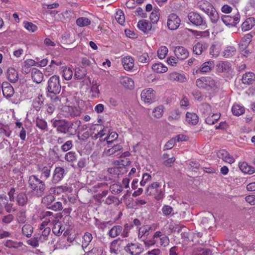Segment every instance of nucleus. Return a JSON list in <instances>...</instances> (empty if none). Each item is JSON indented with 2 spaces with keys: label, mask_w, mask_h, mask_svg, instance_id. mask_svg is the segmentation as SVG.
Listing matches in <instances>:
<instances>
[{
  "label": "nucleus",
  "mask_w": 255,
  "mask_h": 255,
  "mask_svg": "<svg viewBox=\"0 0 255 255\" xmlns=\"http://www.w3.org/2000/svg\"><path fill=\"white\" fill-rule=\"evenodd\" d=\"M51 122L52 126L56 128L58 132L67 134L69 136L74 135L77 133L78 128L80 126V121L70 122L65 120L53 119Z\"/></svg>",
  "instance_id": "obj_1"
},
{
  "label": "nucleus",
  "mask_w": 255,
  "mask_h": 255,
  "mask_svg": "<svg viewBox=\"0 0 255 255\" xmlns=\"http://www.w3.org/2000/svg\"><path fill=\"white\" fill-rule=\"evenodd\" d=\"M46 90V96L50 98L52 102L60 103V98L58 95L61 89L59 77L54 75L51 77L47 82Z\"/></svg>",
  "instance_id": "obj_2"
},
{
  "label": "nucleus",
  "mask_w": 255,
  "mask_h": 255,
  "mask_svg": "<svg viewBox=\"0 0 255 255\" xmlns=\"http://www.w3.org/2000/svg\"><path fill=\"white\" fill-rule=\"evenodd\" d=\"M28 187L36 197H41L45 193L46 190L45 183L37 175H30L28 178Z\"/></svg>",
  "instance_id": "obj_3"
},
{
  "label": "nucleus",
  "mask_w": 255,
  "mask_h": 255,
  "mask_svg": "<svg viewBox=\"0 0 255 255\" xmlns=\"http://www.w3.org/2000/svg\"><path fill=\"white\" fill-rule=\"evenodd\" d=\"M50 193L44 196L41 199V203L43 204L47 209H51L54 211L61 210L63 209L62 203L60 202H54L55 200V197L51 194V193H55V188H51L50 189Z\"/></svg>",
  "instance_id": "obj_4"
},
{
  "label": "nucleus",
  "mask_w": 255,
  "mask_h": 255,
  "mask_svg": "<svg viewBox=\"0 0 255 255\" xmlns=\"http://www.w3.org/2000/svg\"><path fill=\"white\" fill-rule=\"evenodd\" d=\"M145 193L147 195H154L157 200L162 199L164 195L163 188L161 187L159 183L157 182L149 185L146 188Z\"/></svg>",
  "instance_id": "obj_5"
},
{
  "label": "nucleus",
  "mask_w": 255,
  "mask_h": 255,
  "mask_svg": "<svg viewBox=\"0 0 255 255\" xmlns=\"http://www.w3.org/2000/svg\"><path fill=\"white\" fill-rule=\"evenodd\" d=\"M196 85L199 88L209 91L216 87V82L211 77H202L196 80Z\"/></svg>",
  "instance_id": "obj_6"
},
{
  "label": "nucleus",
  "mask_w": 255,
  "mask_h": 255,
  "mask_svg": "<svg viewBox=\"0 0 255 255\" xmlns=\"http://www.w3.org/2000/svg\"><path fill=\"white\" fill-rule=\"evenodd\" d=\"M188 20L193 25L196 26H206V21L199 13L195 12H190L188 14Z\"/></svg>",
  "instance_id": "obj_7"
},
{
  "label": "nucleus",
  "mask_w": 255,
  "mask_h": 255,
  "mask_svg": "<svg viewBox=\"0 0 255 255\" xmlns=\"http://www.w3.org/2000/svg\"><path fill=\"white\" fill-rule=\"evenodd\" d=\"M124 249L131 255H138L143 251V248L139 244L128 243L124 247Z\"/></svg>",
  "instance_id": "obj_8"
},
{
  "label": "nucleus",
  "mask_w": 255,
  "mask_h": 255,
  "mask_svg": "<svg viewBox=\"0 0 255 255\" xmlns=\"http://www.w3.org/2000/svg\"><path fill=\"white\" fill-rule=\"evenodd\" d=\"M141 99L145 103H151L155 100V92L152 88L144 89L141 92Z\"/></svg>",
  "instance_id": "obj_9"
},
{
  "label": "nucleus",
  "mask_w": 255,
  "mask_h": 255,
  "mask_svg": "<svg viewBox=\"0 0 255 255\" xmlns=\"http://www.w3.org/2000/svg\"><path fill=\"white\" fill-rule=\"evenodd\" d=\"M180 22L181 20L178 16L175 13H171L168 16L167 19L168 28L170 30H176L179 27Z\"/></svg>",
  "instance_id": "obj_10"
},
{
  "label": "nucleus",
  "mask_w": 255,
  "mask_h": 255,
  "mask_svg": "<svg viewBox=\"0 0 255 255\" xmlns=\"http://www.w3.org/2000/svg\"><path fill=\"white\" fill-rule=\"evenodd\" d=\"M240 17L238 13L233 16L229 15H223L221 16V20L226 25L233 27L235 26L239 22Z\"/></svg>",
  "instance_id": "obj_11"
},
{
  "label": "nucleus",
  "mask_w": 255,
  "mask_h": 255,
  "mask_svg": "<svg viewBox=\"0 0 255 255\" xmlns=\"http://www.w3.org/2000/svg\"><path fill=\"white\" fill-rule=\"evenodd\" d=\"M110 148L105 149L104 154L107 156H117L119 155L123 151V146L119 144H114L113 145L109 146Z\"/></svg>",
  "instance_id": "obj_12"
},
{
  "label": "nucleus",
  "mask_w": 255,
  "mask_h": 255,
  "mask_svg": "<svg viewBox=\"0 0 255 255\" xmlns=\"http://www.w3.org/2000/svg\"><path fill=\"white\" fill-rule=\"evenodd\" d=\"M65 174L64 169L61 167H56L53 173L51 181L53 184H57L62 180Z\"/></svg>",
  "instance_id": "obj_13"
},
{
  "label": "nucleus",
  "mask_w": 255,
  "mask_h": 255,
  "mask_svg": "<svg viewBox=\"0 0 255 255\" xmlns=\"http://www.w3.org/2000/svg\"><path fill=\"white\" fill-rule=\"evenodd\" d=\"M1 89L3 96L6 99L10 98L14 94L13 87L7 82H3L1 84Z\"/></svg>",
  "instance_id": "obj_14"
},
{
  "label": "nucleus",
  "mask_w": 255,
  "mask_h": 255,
  "mask_svg": "<svg viewBox=\"0 0 255 255\" xmlns=\"http://www.w3.org/2000/svg\"><path fill=\"white\" fill-rule=\"evenodd\" d=\"M174 52L177 58L181 60L186 59L189 56V52L187 49L182 46L176 47Z\"/></svg>",
  "instance_id": "obj_15"
},
{
  "label": "nucleus",
  "mask_w": 255,
  "mask_h": 255,
  "mask_svg": "<svg viewBox=\"0 0 255 255\" xmlns=\"http://www.w3.org/2000/svg\"><path fill=\"white\" fill-rule=\"evenodd\" d=\"M124 241L120 239H116L113 241L110 244V252L111 253L118 255L121 251V246Z\"/></svg>",
  "instance_id": "obj_16"
},
{
  "label": "nucleus",
  "mask_w": 255,
  "mask_h": 255,
  "mask_svg": "<svg viewBox=\"0 0 255 255\" xmlns=\"http://www.w3.org/2000/svg\"><path fill=\"white\" fill-rule=\"evenodd\" d=\"M168 79L172 82L183 83L186 81V76L184 74L177 72H172L169 74Z\"/></svg>",
  "instance_id": "obj_17"
},
{
  "label": "nucleus",
  "mask_w": 255,
  "mask_h": 255,
  "mask_svg": "<svg viewBox=\"0 0 255 255\" xmlns=\"http://www.w3.org/2000/svg\"><path fill=\"white\" fill-rule=\"evenodd\" d=\"M214 62L210 60L204 63L202 66L196 70V74H204L211 71L213 67Z\"/></svg>",
  "instance_id": "obj_18"
},
{
  "label": "nucleus",
  "mask_w": 255,
  "mask_h": 255,
  "mask_svg": "<svg viewBox=\"0 0 255 255\" xmlns=\"http://www.w3.org/2000/svg\"><path fill=\"white\" fill-rule=\"evenodd\" d=\"M63 112H67L65 115V117H75L79 116L80 114V111L77 107H73L70 106L65 107L63 109Z\"/></svg>",
  "instance_id": "obj_19"
},
{
  "label": "nucleus",
  "mask_w": 255,
  "mask_h": 255,
  "mask_svg": "<svg viewBox=\"0 0 255 255\" xmlns=\"http://www.w3.org/2000/svg\"><path fill=\"white\" fill-rule=\"evenodd\" d=\"M15 200L17 204L21 207L25 206L28 202L27 195L24 192H20L17 194Z\"/></svg>",
  "instance_id": "obj_20"
},
{
  "label": "nucleus",
  "mask_w": 255,
  "mask_h": 255,
  "mask_svg": "<svg viewBox=\"0 0 255 255\" xmlns=\"http://www.w3.org/2000/svg\"><path fill=\"white\" fill-rule=\"evenodd\" d=\"M218 158L223 159L224 161L232 163L234 162V158L231 156L226 150H220L217 153Z\"/></svg>",
  "instance_id": "obj_21"
},
{
  "label": "nucleus",
  "mask_w": 255,
  "mask_h": 255,
  "mask_svg": "<svg viewBox=\"0 0 255 255\" xmlns=\"http://www.w3.org/2000/svg\"><path fill=\"white\" fill-rule=\"evenodd\" d=\"M208 48V45L206 43L197 42L192 48L193 52L197 55H201L202 52Z\"/></svg>",
  "instance_id": "obj_22"
},
{
  "label": "nucleus",
  "mask_w": 255,
  "mask_h": 255,
  "mask_svg": "<svg viewBox=\"0 0 255 255\" xmlns=\"http://www.w3.org/2000/svg\"><path fill=\"white\" fill-rule=\"evenodd\" d=\"M137 27L140 30L144 33H147L151 29V24L148 21L142 19L138 22Z\"/></svg>",
  "instance_id": "obj_23"
},
{
  "label": "nucleus",
  "mask_w": 255,
  "mask_h": 255,
  "mask_svg": "<svg viewBox=\"0 0 255 255\" xmlns=\"http://www.w3.org/2000/svg\"><path fill=\"white\" fill-rule=\"evenodd\" d=\"M31 77L36 83H40L43 78V74L38 69L33 68L31 69Z\"/></svg>",
  "instance_id": "obj_24"
},
{
  "label": "nucleus",
  "mask_w": 255,
  "mask_h": 255,
  "mask_svg": "<svg viewBox=\"0 0 255 255\" xmlns=\"http://www.w3.org/2000/svg\"><path fill=\"white\" fill-rule=\"evenodd\" d=\"M122 63L126 70H130L134 66V60L130 56H126L123 58Z\"/></svg>",
  "instance_id": "obj_25"
},
{
  "label": "nucleus",
  "mask_w": 255,
  "mask_h": 255,
  "mask_svg": "<svg viewBox=\"0 0 255 255\" xmlns=\"http://www.w3.org/2000/svg\"><path fill=\"white\" fill-rule=\"evenodd\" d=\"M7 77L11 83H15L18 81V72L13 68H9L7 70Z\"/></svg>",
  "instance_id": "obj_26"
},
{
  "label": "nucleus",
  "mask_w": 255,
  "mask_h": 255,
  "mask_svg": "<svg viewBox=\"0 0 255 255\" xmlns=\"http://www.w3.org/2000/svg\"><path fill=\"white\" fill-rule=\"evenodd\" d=\"M231 67L230 63L227 61H220L217 64V70L220 73L228 72Z\"/></svg>",
  "instance_id": "obj_27"
},
{
  "label": "nucleus",
  "mask_w": 255,
  "mask_h": 255,
  "mask_svg": "<svg viewBox=\"0 0 255 255\" xmlns=\"http://www.w3.org/2000/svg\"><path fill=\"white\" fill-rule=\"evenodd\" d=\"M51 166H44L42 168H39L38 171L40 172V179L46 180L50 176L51 174Z\"/></svg>",
  "instance_id": "obj_28"
},
{
  "label": "nucleus",
  "mask_w": 255,
  "mask_h": 255,
  "mask_svg": "<svg viewBox=\"0 0 255 255\" xmlns=\"http://www.w3.org/2000/svg\"><path fill=\"white\" fill-rule=\"evenodd\" d=\"M255 25V18L251 17L247 18L242 24V29L243 31H247L252 29Z\"/></svg>",
  "instance_id": "obj_29"
},
{
  "label": "nucleus",
  "mask_w": 255,
  "mask_h": 255,
  "mask_svg": "<svg viewBox=\"0 0 255 255\" xmlns=\"http://www.w3.org/2000/svg\"><path fill=\"white\" fill-rule=\"evenodd\" d=\"M205 12L209 15L212 23H216L219 20V15L214 8L212 7L211 10L208 9Z\"/></svg>",
  "instance_id": "obj_30"
},
{
  "label": "nucleus",
  "mask_w": 255,
  "mask_h": 255,
  "mask_svg": "<svg viewBox=\"0 0 255 255\" xmlns=\"http://www.w3.org/2000/svg\"><path fill=\"white\" fill-rule=\"evenodd\" d=\"M93 239L92 235L88 232L85 233L83 237V241L82 244V247L85 250H87L90 243L91 242Z\"/></svg>",
  "instance_id": "obj_31"
},
{
  "label": "nucleus",
  "mask_w": 255,
  "mask_h": 255,
  "mask_svg": "<svg viewBox=\"0 0 255 255\" xmlns=\"http://www.w3.org/2000/svg\"><path fill=\"white\" fill-rule=\"evenodd\" d=\"M255 79V74L252 72H248L243 75L242 80L244 84L249 85L252 84Z\"/></svg>",
  "instance_id": "obj_32"
},
{
  "label": "nucleus",
  "mask_w": 255,
  "mask_h": 255,
  "mask_svg": "<svg viewBox=\"0 0 255 255\" xmlns=\"http://www.w3.org/2000/svg\"><path fill=\"white\" fill-rule=\"evenodd\" d=\"M186 121L193 125H196L199 121V118L197 114L193 113L187 112L186 115Z\"/></svg>",
  "instance_id": "obj_33"
},
{
  "label": "nucleus",
  "mask_w": 255,
  "mask_h": 255,
  "mask_svg": "<svg viewBox=\"0 0 255 255\" xmlns=\"http://www.w3.org/2000/svg\"><path fill=\"white\" fill-rule=\"evenodd\" d=\"M133 54L136 56L138 62L140 63H148L150 60L147 53H142L140 52L135 51Z\"/></svg>",
  "instance_id": "obj_34"
},
{
  "label": "nucleus",
  "mask_w": 255,
  "mask_h": 255,
  "mask_svg": "<svg viewBox=\"0 0 255 255\" xmlns=\"http://www.w3.org/2000/svg\"><path fill=\"white\" fill-rule=\"evenodd\" d=\"M50 232V228L46 227L44 229L41 235H37L40 243H44L48 240Z\"/></svg>",
  "instance_id": "obj_35"
},
{
  "label": "nucleus",
  "mask_w": 255,
  "mask_h": 255,
  "mask_svg": "<svg viewBox=\"0 0 255 255\" xmlns=\"http://www.w3.org/2000/svg\"><path fill=\"white\" fill-rule=\"evenodd\" d=\"M88 248V250H85L84 255H102L103 253L102 249L98 246L94 247L92 249Z\"/></svg>",
  "instance_id": "obj_36"
},
{
  "label": "nucleus",
  "mask_w": 255,
  "mask_h": 255,
  "mask_svg": "<svg viewBox=\"0 0 255 255\" xmlns=\"http://www.w3.org/2000/svg\"><path fill=\"white\" fill-rule=\"evenodd\" d=\"M253 38V35L251 33H248L245 35L242 38L240 43V46L241 48L246 49L251 42Z\"/></svg>",
  "instance_id": "obj_37"
},
{
  "label": "nucleus",
  "mask_w": 255,
  "mask_h": 255,
  "mask_svg": "<svg viewBox=\"0 0 255 255\" xmlns=\"http://www.w3.org/2000/svg\"><path fill=\"white\" fill-rule=\"evenodd\" d=\"M121 83L126 88L132 89L134 87V82L132 79L128 77H123L120 80Z\"/></svg>",
  "instance_id": "obj_38"
},
{
  "label": "nucleus",
  "mask_w": 255,
  "mask_h": 255,
  "mask_svg": "<svg viewBox=\"0 0 255 255\" xmlns=\"http://www.w3.org/2000/svg\"><path fill=\"white\" fill-rule=\"evenodd\" d=\"M43 96L42 94H39L38 97L35 98L32 103L33 108L37 111H39L42 106L43 104V101L42 100Z\"/></svg>",
  "instance_id": "obj_39"
},
{
  "label": "nucleus",
  "mask_w": 255,
  "mask_h": 255,
  "mask_svg": "<svg viewBox=\"0 0 255 255\" xmlns=\"http://www.w3.org/2000/svg\"><path fill=\"white\" fill-rule=\"evenodd\" d=\"M87 74L86 69L83 67L76 68L75 69V72L74 75V78L77 80H81L83 79Z\"/></svg>",
  "instance_id": "obj_40"
},
{
  "label": "nucleus",
  "mask_w": 255,
  "mask_h": 255,
  "mask_svg": "<svg viewBox=\"0 0 255 255\" xmlns=\"http://www.w3.org/2000/svg\"><path fill=\"white\" fill-rule=\"evenodd\" d=\"M245 110L244 107L238 104H235L232 108V112L234 115L239 116L245 113Z\"/></svg>",
  "instance_id": "obj_41"
},
{
  "label": "nucleus",
  "mask_w": 255,
  "mask_h": 255,
  "mask_svg": "<svg viewBox=\"0 0 255 255\" xmlns=\"http://www.w3.org/2000/svg\"><path fill=\"white\" fill-rule=\"evenodd\" d=\"M123 228L121 226H115L109 231V235L112 238H115L122 232Z\"/></svg>",
  "instance_id": "obj_42"
},
{
  "label": "nucleus",
  "mask_w": 255,
  "mask_h": 255,
  "mask_svg": "<svg viewBox=\"0 0 255 255\" xmlns=\"http://www.w3.org/2000/svg\"><path fill=\"white\" fill-rule=\"evenodd\" d=\"M33 232V228L30 224H25L22 228V233L28 238L31 237Z\"/></svg>",
  "instance_id": "obj_43"
},
{
  "label": "nucleus",
  "mask_w": 255,
  "mask_h": 255,
  "mask_svg": "<svg viewBox=\"0 0 255 255\" xmlns=\"http://www.w3.org/2000/svg\"><path fill=\"white\" fill-rule=\"evenodd\" d=\"M152 70L156 73H164L167 71V68L161 63H155L152 66Z\"/></svg>",
  "instance_id": "obj_44"
},
{
  "label": "nucleus",
  "mask_w": 255,
  "mask_h": 255,
  "mask_svg": "<svg viewBox=\"0 0 255 255\" xmlns=\"http://www.w3.org/2000/svg\"><path fill=\"white\" fill-rule=\"evenodd\" d=\"M76 24L80 27H85L91 24V20L87 17H81L77 19Z\"/></svg>",
  "instance_id": "obj_45"
},
{
  "label": "nucleus",
  "mask_w": 255,
  "mask_h": 255,
  "mask_svg": "<svg viewBox=\"0 0 255 255\" xmlns=\"http://www.w3.org/2000/svg\"><path fill=\"white\" fill-rule=\"evenodd\" d=\"M220 118V114H215L211 116H208L206 118V124L212 125L214 124Z\"/></svg>",
  "instance_id": "obj_46"
},
{
  "label": "nucleus",
  "mask_w": 255,
  "mask_h": 255,
  "mask_svg": "<svg viewBox=\"0 0 255 255\" xmlns=\"http://www.w3.org/2000/svg\"><path fill=\"white\" fill-rule=\"evenodd\" d=\"M221 51L220 46L217 44H212L210 48V54L213 57H217Z\"/></svg>",
  "instance_id": "obj_47"
},
{
  "label": "nucleus",
  "mask_w": 255,
  "mask_h": 255,
  "mask_svg": "<svg viewBox=\"0 0 255 255\" xmlns=\"http://www.w3.org/2000/svg\"><path fill=\"white\" fill-rule=\"evenodd\" d=\"M28 245L31 246L33 248H36L39 247L40 241L39 238L36 235H34L33 237L26 242Z\"/></svg>",
  "instance_id": "obj_48"
},
{
  "label": "nucleus",
  "mask_w": 255,
  "mask_h": 255,
  "mask_svg": "<svg viewBox=\"0 0 255 255\" xmlns=\"http://www.w3.org/2000/svg\"><path fill=\"white\" fill-rule=\"evenodd\" d=\"M236 53V49L233 46H228L224 52V56L225 58H230Z\"/></svg>",
  "instance_id": "obj_49"
},
{
  "label": "nucleus",
  "mask_w": 255,
  "mask_h": 255,
  "mask_svg": "<svg viewBox=\"0 0 255 255\" xmlns=\"http://www.w3.org/2000/svg\"><path fill=\"white\" fill-rule=\"evenodd\" d=\"M16 219L18 223H24L26 221L25 211L23 210L19 211L16 214Z\"/></svg>",
  "instance_id": "obj_50"
},
{
  "label": "nucleus",
  "mask_w": 255,
  "mask_h": 255,
  "mask_svg": "<svg viewBox=\"0 0 255 255\" xmlns=\"http://www.w3.org/2000/svg\"><path fill=\"white\" fill-rule=\"evenodd\" d=\"M4 246L8 248L16 249L22 245L21 242H14L12 240H6L4 243Z\"/></svg>",
  "instance_id": "obj_51"
},
{
  "label": "nucleus",
  "mask_w": 255,
  "mask_h": 255,
  "mask_svg": "<svg viewBox=\"0 0 255 255\" xmlns=\"http://www.w3.org/2000/svg\"><path fill=\"white\" fill-rule=\"evenodd\" d=\"M115 18L119 23L124 25L125 22V18L124 14L121 10H119L116 12Z\"/></svg>",
  "instance_id": "obj_52"
},
{
  "label": "nucleus",
  "mask_w": 255,
  "mask_h": 255,
  "mask_svg": "<svg viewBox=\"0 0 255 255\" xmlns=\"http://www.w3.org/2000/svg\"><path fill=\"white\" fill-rule=\"evenodd\" d=\"M24 27L29 31L33 32L37 30V26L31 22L25 21L23 22Z\"/></svg>",
  "instance_id": "obj_53"
},
{
  "label": "nucleus",
  "mask_w": 255,
  "mask_h": 255,
  "mask_svg": "<svg viewBox=\"0 0 255 255\" xmlns=\"http://www.w3.org/2000/svg\"><path fill=\"white\" fill-rule=\"evenodd\" d=\"M110 190L113 194H119L123 191V188L121 184H114L110 186Z\"/></svg>",
  "instance_id": "obj_54"
},
{
  "label": "nucleus",
  "mask_w": 255,
  "mask_h": 255,
  "mask_svg": "<svg viewBox=\"0 0 255 255\" xmlns=\"http://www.w3.org/2000/svg\"><path fill=\"white\" fill-rule=\"evenodd\" d=\"M168 52V48L166 46H161L157 51V55L160 59H164Z\"/></svg>",
  "instance_id": "obj_55"
},
{
  "label": "nucleus",
  "mask_w": 255,
  "mask_h": 255,
  "mask_svg": "<svg viewBox=\"0 0 255 255\" xmlns=\"http://www.w3.org/2000/svg\"><path fill=\"white\" fill-rule=\"evenodd\" d=\"M60 103H54L51 101V103L47 104L45 106L46 107V111L49 114L51 115L55 110L56 106Z\"/></svg>",
  "instance_id": "obj_56"
},
{
  "label": "nucleus",
  "mask_w": 255,
  "mask_h": 255,
  "mask_svg": "<svg viewBox=\"0 0 255 255\" xmlns=\"http://www.w3.org/2000/svg\"><path fill=\"white\" fill-rule=\"evenodd\" d=\"M65 159L70 162H73L76 160V154L75 152L69 151L67 152L65 156Z\"/></svg>",
  "instance_id": "obj_57"
},
{
  "label": "nucleus",
  "mask_w": 255,
  "mask_h": 255,
  "mask_svg": "<svg viewBox=\"0 0 255 255\" xmlns=\"http://www.w3.org/2000/svg\"><path fill=\"white\" fill-rule=\"evenodd\" d=\"M163 112V106H159L154 108L153 111V116L156 118H160L162 117Z\"/></svg>",
  "instance_id": "obj_58"
},
{
  "label": "nucleus",
  "mask_w": 255,
  "mask_h": 255,
  "mask_svg": "<svg viewBox=\"0 0 255 255\" xmlns=\"http://www.w3.org/2000/svg\"><path fill=\"white\" fill-rule=\"evenodd\" d=\"M36 126L42 130H45L47 128V123L45 121L38 118L36 119Z\"/></svg>",
  "instance_id": "obj_59"
},
{
  "label": "nucleus",
  "mask_w": 255,
  "mask_h": 255,
  "mask_svg": "<svg viewBox=\"0 0 255 255\" xmlns=\"http://www.w3.org/2000/svg\"><path fill=\"white\" fill-rule=\"evenodd\" d=\"M73 75V71L70 68H65L63 70L62 76L66 80H70Z\"/></svg>",
  "instance_id": "obj_60"
},
{
  "label": "nucleus",
  "mask_w": 255,
  "mask_h": 255,
  "mask_svg": "<svg viewBox=\"0 0 255 255\" xmlns=\"http://www.w3.org/2000/svg\"><path fill=\"white\" fill-rule=\"evenodd\" d=\"M152 231V228L151 227L146 226L140 228L139 234L141 233L142 236H148Z\"/></svg>",
  "instance_id": "obj_61"
},
{
  "label": "nucleus",
  "mask_w": 255,
  "mask_h": 255,
  "mask_svg": "<svg viewBox=\"0 0 255 255\" xmlns=\"http://www.w3.org/2000/svg\"><path fill=\"white\" fill-rule=\"evenodd\" d=\"M150 19L153 23H156L159 19V15L158 10H154L150 15Z\"/></svg>",
  "instance_id": "obj_62"
},
{
  "label": "nucleus",
  "mask_w": 255,
  "mask_h": 255,
  "mask_svg": "<svg viewBox=\"0 0 255 255\" xmlns=\"http://www.w3.org/2000/svg\"><path fill=\"white\" fill-rule=\"evenodd\" d=\"M72 140H68L64 143L61 147V150L63 152H66L71 149L73 147V143Z\"/></svg>",
  "instance_id": "obj_63"
},
{
  "label": "nucleus",
  "mask_w": 255,
  "mask_h": 255,
  "mask_svg": "<svg viewBox=\"0 0 255 255\" xmlns=\"http://www.w3.org/2000/svg\"><path fill=\"white\" fill-rule=\"evenodd\" d=\"M212 252L210 249H201L198 250L195 255H211Z\"/></svg>",
  "instance_id": "obj_64"
}]
</instances>
